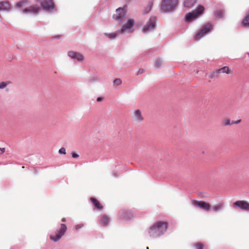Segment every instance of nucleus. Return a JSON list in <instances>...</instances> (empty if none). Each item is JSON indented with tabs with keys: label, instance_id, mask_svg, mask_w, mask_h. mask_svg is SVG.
<instances>
[{
	"label": "nucleus",
	"instance_id": "obj_1",
	"mask_svg": "<svg viewBox=\"0 0 249 249\" xmlns=\"http://www.w3.org/2000/svg\"><path fill=\"white\" fill-rule=\"evenodd\" d=\"M168 223L167 222H157L150 228L149 231V235L153 238L159 237L166 231Z\"/></svg>",
	"mask_w": 249,
	"mask_h": 249
},
{
	"label": "nucleus",
	"instance_id": "obj_2",
	"mask_svg": "<svg viewBox=\"0 0 249 249\" xmlns=\"http://www.w3.org/2000/svg\"><path fill=\"white\" fill-rule=\"evenodd\" d=\"M27 3V0H22L17 3V6L20 8H23V12L26 14L33 13L36 14H37L40 9V7L37 5H33L29 7H26Z\"/></svg>",
	"mask_w": 249,
	"mask_h": 249
},
{
	"label": "nucleus",
	"instance_id": "obj_3",
	"mask_svg": "<svg viewBox=\"0 0 249 249\" xmlns=\"http://www.w3.org/2000/svg\"><path fill=\"white\" fill-rule=\"evenodd\" d=\"M213 29V25L210 22H208L203 25L200 30L194 36V40L198 41L211 32Z\"/></svg>",
	"mask_w": 249,
	"mask_h": 249
},
{
	"label": "nucleus",
	"instance_id": "obj_4",
	"mask_svg": "<svg viewBox=\"0 0 249 249\" xmlns=\"http://www.w3.org/2000/svg\"><path fill=\"white\" fill-rule=\"evenodd\" d=\"M204 10L205 8L204 6L201 5H198L195 10L186 15V21H191L194 19H196L203 13Z\"/></svg>",
	"mask_w": 249,
	"mask_h": 249
},
{
	"label": "nucleus",
	"instance_id": "obj_5",
	"mask_svg": "<svg viewBox=\"0 0 249 249\" xmlns=\"http://www.w3.org/2000/svg\"><path fill=\"white\" fill-rule=\"evenodd\" d=\"M178 3V0H162L161 10L164 12H169L175 8Z\"/></svg>",
	"mask_w": 249,
	"mask_h": 249
},
{
	"label": "nucleus",
	"instance_id": "obj_6",
	"mask_svg": "<svg viewBox=\"0 0 249 249\" xmlns=\"http://www.w3.org/2000/svg\"><path fill=\"white\" fill-rule=\"evenodd\" d=\"M156 21L157 18L156 17H151L147 23L143 27L142 32L144 33H146L153 30L156 26Z\"/></svg>",
	"mask_w": 249,
	"mask_h": 249
},
{
	"label": "nucleus",
	"instance_id": "obj_7",
	"mask_svg": "<svg viewBox=\"0 0 249 249\" xmlns=\"http://www.w3.org/2000/svg\"><path fill=\"white\" fill-rule=\"evenodd\" d=\"M67 228L66 225L61 224L60 225V228L58 230L54 235H51L50 236L51 240L56 242L58 241L61 237L65 234L67 231Z\"/></svg>",
	"mask_w": 249,
	"mask_h": 249
},
{
	"label": "nucleus",
	"instance_id": "obj_8",
	"mask_svg": "<svg viewBox=\"0 0 249 249\" xmlns=\"http://www.w3.org/2000/svg\"><path fill=\"white\" fill-rule=\"evenodd\" d=\"M192 203L194 207H198L205 211H209L211 208L210 203L204 201L192 200Z\"/></svg>",
	"mask_w": 249,
	"mask_h": 249
},
{
	"label": "nucleus",
	"instance_id": "obj_9",
	"mask_svg": "<svg viewBox=\"0 0 249 249\" xmlns=\"http://www.w3.org/2000/svg\"><path fill=\"white\" fill-rule=\"evenodd\" d=\"M233 208H238L240 209L249 211V202L245 200H238L234 202L232 205Z\"/></svg>",
	"mask_w": 249,
	"mask_h": 249
},
{
	"label": "nucleus",
	"instance_id": "obj_10",
	"mask_svg": "<svg viewBox=\"0 0 249 249\" xmlns=\"http://www.w3.org/2000/svg\"><path fill=\"white\" fill-rule=\"evenodd\" d=\"M134 24V20L132 19H129L127 21V22L122 26L121 30H120L121 31V33H124L125 32H127V33L132 32L133 30H132L131 29L133 28Z\"/></svg>",
	"mask_w": 249,
	"mask_h": 249
},
{
	"label": "nucleus",
	"instance_id": "obj_11",
	"mask_svg": "<svg viewBox=\"0 0 249 249\" xmlns=\"http://www.w3.org/2000/svg\"><path fill=\"white\" fill-rule=\"evenodd\" d=\"M41 5L43 8L46 10L49 11L53 9L54 8V3L53 0H37Z\"/></svg>",
	"mask_w": 249,
	"mask_h": 249
},
{
	"label": "nucleus",
	"instance_id": "obj_12",
	"mask_svg": "<svg viewBox=\"0 0 249 249\" xmlns=\"http://www.w3.org/2000/svg\"><path fill=\"white\" fill-rule=\"evenodd\" d=\"M126 11L124 8H119L116 10V14L113 16L114 19L116 20H121L125 17Z\"/></svg>",
	"mask_w": 249,
	"mask_h": 249
},
{
	"label": "nucleus",
	"instance_id": "obj_13",
	"mask_svg": "<svg viewBox=\"0 0 249 249\" xmlns=\"http://www.w3.org/2000/svg\"><path fill=\"white\" fill-rule=\"evenodd\" d=\"M131 117L137 123L141 122L143 120L142 112L139 109L134 110L131 114Z\"/></svg>",
	"mask_w": 249,
	"mask_h": 249
},
{
	"label": "nucleus",
	"instance_id": "obj_14",
	"mask_svg": "<svg viewBox=\"0 0 249 249\" xmlns=\"http://www.w3.org/2000/svg\"><path fill=\"white\" fill-rule=\"evenodd\" d=\"M68 55L71 58L75 59L79 62H83L84 59V57L82 54L74 51L68 52Z\"/></svg>",
	"mask_w": 249,
	"mask_h": 249
},
{
	"label": "nucleus",
	"instance_id": "obj_15",
	"mask_svg": "<svg viewBox=\"0 0 249 249\" xmlns=\"http://www.w3.org/2000/svg\"><path fill=\"white\" fill-rule=\"evenodd\" d=\"M90 200L93 205L94 206L95 208L101 210L103 209V206L98 200L94 197H90Z\"/></svg>",
	"mask_w": 249,
	"mask_h": 249
},
{
	"label": "nucleus",
	"instance_id": "obj_16",
	"mask_svg": "<svg viewBox=\"0 0 249 249\" xmlns=\"http://www.w3.org/2000/svg\"><path fill=\"white\" fill-rule=\"evenodd\" d=\"M100 224L103 226H107L109 222V218L106 214L102 215L99 219Z\"/></svg>",
	"mask_w": 249,
	"mask_h": 249
},
{
	"label": "nucleus",
	"instance_id": "obj_17",
	"mask_svg": "<svg viewBox=\"0 0 249 249\" xmlns=\"http://www.w3.org/2000/svg\"><path fill=\"white\" fill-rule=\"evenodd\" d=\"M219 74L220 73H226L227 74H231L233 71L231 70L229 67L224 66L221 68L217 69Z\"/></svg>",
	"mask_w": 249,
	"mask_h": 249
},
{
	"label": "nucleus",
	"instance_id": "obj_18",
	"mask_svg": "<svg viewBox=\"0 0 249 249\" xmlns=\"http://www.w3.org/2000/svg\"><path fill=\"white\" fill-rule=\"evenodd\" d=\"M241 120H238L236 121H232L231 122V121L230 119H226L222 122V124L224 126H228V125H230L233 124H239L241 122Z\"/></svg>",
	"mask_w": 249,
	"mask_h": 249
},
{
	"label": "nucleus",
	"instance_id": "obj_19",
	"mask_svg": "<svg viewBox=\"0 0 249 249\" xmlns=\"http://www.w3.org/2000/svg\"><path fill=\"white\" fill-rule=\"evenodd\" d=\"M196 1L197 0H186L184 2V7L187 8H190Z\"/></svg>",
	"mask_w": 249,
	"mask_h": 249
},
{
	"label": "nucleus",
	"instance_id": "obj_20",
	"mask_svg": "<svg viewBox=\"0 0 249 249\" xmlns=\"http://www.w3.org/2000/svg\"><path fill=\"white\" fill-rule=\"evenodd\" d=\"M10 8V4L8 2H0V10H8Z\"/></svg>",
	"mask_w": 249,
	"mask_h": 249
},
{
	"label": "nucleus",
	"instance_id": "obj_21",
	"mask_svg": "<svg viewBox=\"0 0 249 249\" xmlns=\"http://www.w3.org/2000/svg\"><path fill=\"white\" fill-rule=\"evenodd\" d=\"M121 33V31L120 30H118L114 33H112L111 34L105 33V35L110 39H113L115 38L117 35Z\"/></svg>",
	"mask_w": 249,
	"mask_h": 249
},
{
	"label": "nucleus",
	"instance_id": "obj_22",
	"mask_svg": "<svg viewBox=\"0 0 249 249\" xmlns=\"http://www.w3.org/2000/svg\"><path fill=\"white\" fill-rule=\"evenodd\" d=\"M209 78L211 79H213L214 78H218L219 77V73L217 71V69H216L213 71H212L209 76Z\"/></svg>",
	"mask_w": 249,
	"mask_h": 249
},
{
	"label": "nucleus",
	"instance_id": "obj_23",
	"mask_svg": "<svg viewBox=\"0 0 249 249\" xmlns=\"http://www.w3.org/2000/svg\"><path fill=\"white\" fill-rule=\"evenodd\" d=\"M223 205V204L222 203H220L217 205H215L213 206V207H211V208H212V209L213 211L217 212L222 208Z\"/></svg>",
	"mask_w": 249,
	"mask_h": 249
},
{
	"label": "nucleus",
	"instance_id": "obj_24",
	"mask_svg": "<svg viewBox=\"0 0 249 249\" xmlns=\"http://www.w3.org/2000/svg\"><path fill=\"white\" fill-rule=\"evenodd\" d=\"M11 83L9 81L2 82L0 83V89H3L6 87Z\"/></svg>",
	"mask_w": 249,
	"mask_h": 249
},
{
	"label": "nucleus",
	"instance_id": "obj_25",
	"mask_svg": "<svg viewBox=\"0 0 249 249\" xmlns=\"http://www.w3.org/2000/svg\"><path fill=\"white\" fill-rule=\"evenodd\" d=\"M214 15L216 17H217L218 18H220L223 16V12L222 10H219L215 11Z\"/></svg>",
	"mask_w": 249,
	"mask_h": 249
},
{
	"label": "nucleus",
	"instance_id": "obj_26",
	"mask_svg": "<svg viewBox=\"0 0 249 249\" xmlns=\"http://www.w3.org/2000/svg\"><path fill=\"white\" fill-rule=\"evenodd\" d=\"M153 3L152 2H150L149 3L148 6L145 8L144 10V14H147L151 9V8L152 7Z\"/></svg>",
	"mask_w": 249,
	"mask_h": 249
},
{
	"label": "nucleus",
	"instance_id": "obj_27",
	"mask_svg": "<svg viewBox=\"0 0 249 249\" xmlns=\"http://www.w3.org/2000/svg\"><path fill=\"white\" fill-rule=\"evenodd\" d=\"M122 84V80L119 78L115 79L113 81V84L115 86H119Z\"/></svg>",
	"mask_w": 249,
	"mask_h": 249
},
{
	"label": "nucleus",
	"instance_id": "obj_28",
	"mask_svg": "<svg viewBox=\"0 0 249 249\" xmlns=\"http://www.w3.org/2000/svg\"><path fill=\"white\" fill-rule=\"evenodd\" d=\"M203 245L201 243H196L195 245V249H203Z\"/></svg>",
	"mask_w": 249,
	"mask_h": 249
},
{
	"label": "nucleus",
	"instance_id": "obj_29",
	"mask_svg": "<svg viewBox=\"0 0 249 249\" xmlns=\"http://www.w3.org/2000/svg\"><path fill=\"white\" fill-rule=\"evenodd\" d=\"M59 153L60 154H66V149L64 147H62L59 150Z\"/></svg>",
	"mask_w": 249,
	"mask_h": 249
},
{
	"label": "nucleus",
	"instance_id": "obj_30",
	"mask_svg": "<svg viewBox=\"0 0 249 249\" xmlns=\"http://www.w3.org/2000/svg\"><path fill=\"white\" fill-rule=\"evenodd\" d=\"M161 61L160 60H157L156 62V66L157 68H159L160 67V63Z\"/></svg>",
	"mask_w": 249,
	"mask_h": 249
},
{
	"label": "nucleus",
	"instance_id": "obj_31",
	"mask_svg": "<svg viewBox=\"0 0 249 249\" xmlns=\"http://www.w3.org/2000/svg\"><path fill=\"white\" fill-rule=\"evenodd\" d=\"M71 155H72V157L74 158H77L79 157V155L75 153H72Z\"/></svg>",
	"mask_w": 249,
	"mask_h": 249
},
{
	"label": "nucleus",
	"instance_id": "obj_32",
	"mask_svg": "<svg viewBox=\"0 0 249 249\" xmlns=\"http://www.w3.org/2000/svg\"><path fill=\"white\" fill-rule=\"evenodd\" d=\"M83 226L82 224L77 225L75 226V229L78 230L79 229L82 228Z\"/></svg>",
	"mask_w": 249,
	"mask_h": 249
},
{
	"label": "nucleus",
	"instance_id": "obj_33",
	"mask_svg": "<svg viewBox=\"0 0 249 249\" xmlns=\"http://www.w3.org/2000/svg\"><path fill=\"white\" fill-rule=\"evenodd\" d=\"M5 152L4 148H0V154H3Z\"/></svg>",
	"mask_w": 249,
	"mask_h": 249
},
{
	"label": "nucleus",
	"instance_id": "obj_34",
	"mask_svg": "<svg viewBox=\"0 0 249 249\" xmlns=\"http://www.w3.org/2000/svg\"><path fill=\"white\" fill-rule=\"evenodd\" d=\"M103 100V98L102 97H98L97 99V102H101Z\"/></svg>",
	"mask_w": 249,
	"mask_h": 249
},
{
	"label": "nucleus",
	"instance_id": "obj_35",
	"mask_svg": "<svg viewBox=\"0 0 249 249\" xmlns=\"http://www.w3.org/2000/svg\"><path fill=\"white\" fill-rule=\"evenodd\" d=\"M143 72V70H139L138 71L139 73H140V74L142 73Z\"/></svg>",
	"mask_w": 249,
	"mask_h": 249
},
{
	"label": "nucleus",
	"instance_id": "obj_36",
	"mask_svg": "<svg viewBox=\"0 0 249 249\" xmlns=\"http://www.w3.org/2000/svg\"><path fill=\"white\" fill-rule=\"evenodd\" d=\"M61 220L62 222H65L66 221V218H63Z\"/></svg>",
	"mask_w": 249,
	"mask_h": 249
},
{
	"label": "nucleus",
	"instance_id": "obj_37",
	"mask_svg": "<svg viewBox=\"0 0 249 249\" xmlns=\"http://www.w3.org/2000/svg\"><path fill=\"white\" fill-rule=\"evenodd\" d=\"M146 249H149V248H148V247H147Z\"/></svg>",
	"mask_w": 249,
	"mask_h": 249
}]
</instances>
